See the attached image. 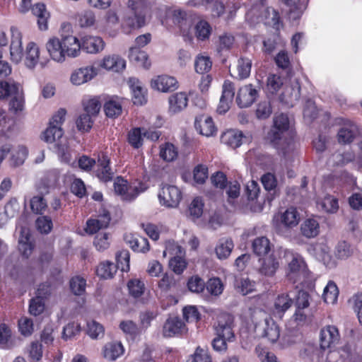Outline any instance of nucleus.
I'll return each instance as SVG.
<instances>
[{
    "label": "nucleus",
    "instance_id": "obj_1",
    "mask_svg": "<svg viewBox=\"0 0 362 362\" xmlns=\"http://www.w3.org/2000/svg\"><path fill=\"white\" fill-rule=\"evenodd\" d=\"M127 6L129 10L123 17L122 28L124 33L130 34L147 24L151 4L148 0H129Z\"/></svg>",
    "mask_w": 362,
    "mask_h": 362
},
{
    "label": "nucleus",
    "instance_id": "obj_2",
    "mask_svg": "<svg viewBox=\"0 0 362 362\" xmlns=\"http://www.w3.org/2000/svg\"><path fill=\"white\" fill-rule=\"evenodd\" d=\"M9 98V110L15 114L24 109V95L21 86L13 80L0 81V99Z\"/></svg>",
    "mask_w": 362,
    "mask_h": 362
},
{
    "label": "nucleus",
    "instance_id": "obj_3",
    "mask_svg": "<svg viewBox=\"0 0 362 362\" xmlns=\"http://www.w3.org/2000/svg\"><path fill=\"white\" fill-rule=\"evenodd\" d=\"M291 136L288 116L284 113L275 115L273 119V125L266 136V140L270 144L276 145L279 143L280 139Z\"/></svg>",
    "mask_w": 362,
    "mask_h": 362
},
{
    "label": "nucleus",
    "instance_id": "obj_4",
    "mask_svg": "<svg viewBox=\"0 0 362 362\" xmlns=\"http://www.w3.org/2000/svg\"><path fill=\"white\" fill-rule=\"evenodd\" d=\"M286 277L293 284L308 276V268L303 257L298 253L287 252Z\"/></svg>",
    "mask_w": 362,
    "mask_h": 362
},
{
    "label": "nucleus",
    "instance_id": "obj_5",
    "mask_svg": "<svg viewBox=\"0 0 362 362\" xmlns=\"http://www.w3.org/2000/svg\"><path fill=\"white\" fill-rule=\"evenodd\" d=\"M234 318L228 313H222L218 315L217 321L214 325L216 336L222 337L231 342L235 339L233 330Z\"/></svg>",
    "mask_w": 362,
    "mask_h": 362
},
{
    "label": "nucleus",
    "instance_id": "obj_6",
    "mask_svg": "<svg viewBox=\"0 0 362 362\" xmlns=\"http://www.w3.org/2000/svg\"><path fill=\"white\" fill-rule=\"evenodd\" d=\"M158 199L161 205L168 208H175L182 199V192L175 185L162 184Z\"/></svg>",
    "mask_w": 362,
    "mask_h": 362
},
{
    "label": "nucleus",
    "instance_id": "obj_7",
    "mask_svg": "<svg viewBox=\"0 0 362 362\" xmlns=\"http://www.w3.org/2000/svg\"><path fill=\"white\" fill-rule=\"evenodd\" d=\"M255 329L259 337L267 338L272 343H275L280 337L279 327L271 317H266L255 325Z\"/></svg>",
    "mask_w": 362,
    "mask_h": 362
},
{
    "label": "nucleus",
    "instance_id": "obj_8",
    "mask_svg": "<svg viewBox=\"0 0 362 362\" xmlns=\"http://www.w3.org/2000/svg\"><path fill=\"white\" fill-rule=\"evenodd\" d=\"M310 295L305 291H298L295 300L296 312L293 315L295 320L303 322L313 316V313L308 309L310 305Z\"/></svg>",
    "mask_w": 362,
    "mask_h": 362
},
{
    "label": "nucleus",
    "instance_id": "obj_9",
    "mask_svg": "<svg viewBox=\"0 0 362 362\" xmlns=\"http://www.w3.org/2000/svg\"><path fill=\"white\" fill-rule=\"evenodd\" d=\"M340 334L334 325H327L320 332V347L322 350L332 349L339 343Z\"/></svg>",
    "mask_w": 362,
    "mask_h": 362
},
{
    "label": "nucleus",
    "instance_id": "obj_10",
    "mask_svg": "<svg viewBox=\"0 0 362 362\" xmlns=\"http://www.w3.org/2000/svg\"><path fill=\"white\" fill-rule=\"evenodd\" d=\"M235 86L231 81L228 80L224 81L222 95L217 107V112L219 114H224L229 110L235 95Z\"/></svg>",
    "mask_w": 362,
    "mask_h": 362
},
{
    "label": "nucleus",
    "instance_id": "obj_11",
    "mask_svg": "<svg viewBox=\"0 0 362 362\" xmlns=\"http://www.w3.org/2000/svg\"><path fill=\"white\" fill-rule=\"evenodd\" d=\"M258 91L252 84L240 88L238 92L236 102L240 108L250 106L256 100Z\"/></svg>",
    "mask_w": 362,
    "mask_h": 362
},
{
    "label": "nucleus",
    "instance_id": "obj_12",
    "mask_svg": "<svg viewBox=\"0 0 362 362\" xmlns=\"http://www.w3.org/2000/svg\"><path fill=\"white\" fill-rule=\"evenodd\" d=\"M194 127L200 134L207 137L213 136L216 132L212 118L204 115L196 117Z\"/></svg>",
    "mask_w": 362,
    "mask_h": 362
},
{
    "label": "nucleus",
    "instance_id": "obj_13",
    "mask_svg": "<svg viewBox=\"0 0 362 362\" xmlns=\"http://www.w3.org/2000/svg\"><path fill=\"white\" fill-rule=\"evenodd\" d=\"M286 160H291L296 154V144L292 136L280 139L278 144H272Z\"/></svg>",
    "mask_w": 362,
    "mask_h": 362
},
{
    "label": "nucleus",
    "instance_id": "obj_14",
    "mask_svg": "<svg viewBox=\"0 0 362 362\" xmlns=\"http://www.w3.org/2000/svg\"><path fill=\"white\" fill-rule=\"evenodd\" d=\"M40 50L37 45L33 42H29L26 47L25 65L30 69H33L40 62L41 67L44 68L48 61H40Z\"/></svg>",
    "mask_w": 362,
    "mask_h": 362
},
{
    "label": "nucleus",
    "instance_id": "obj_15",
    "mask_svg": "<svg viewBox=\"0 0 362 362\" xmlns=\"http://www.w3.org/2000/svg\"><path fill=\"white\" fill-rule=\"evenodd\" d=\"M186 332V326L182 320L173 317L168 318L163 326V335L166 337H172L177 334H181Z\"/></svg>",
    "mask_w": 362,
    "mask_h": 362
},
{
    "label": "nucleus",
    "instance_id": "obj_16",
    "mask_svg": "<svg viewBox=\"0 0 362 362\" xmlns=\"http://www.w3.org/2000/svg\"><path fill=\"white\" fill-rule=\"evenodd\" d=\"M11 43L10 46V52L12 60L16 63L22 59L23 48L21 42V34L15 27L11 28Z\"/></svg>",
    "mask_w": 362,
    "mask_h": 362
},
{
    "label": "nucleus",
    "instance_id": "obj_17",
    "mask_svg": "<svg viewBox=\"0 0 362 362\" xmlns=\"http://www.w3.org/2000/svg\"><path fill=\"white\" fill-rule=\"evenodd\" d=\"M151 86L153 89L167 93L176 90L178 85L177 80L174 77L160 76L151 81Z\"/></svg>",
    "mask_w": 362,
    "mask_h": 362
},
{
    "label": "nucleus",
    "instance_id": "obj_18",
    "mask_svg": "<svg viewBox=\"0 0 362 362\" xmlns=\"http://www.w3.org/2000/svg\"><path fill=\"white\" fill-rule=\"evenodd\" d=\"M259 262L258 271L264 276H273L279 267V259L273 253L259 259Z\"/></svg>",
    "mask_w": 362,
    "mask_h": 362
},
{
    "label": "nucleus",
    "instance_id": "obj_19",
    "mask_svg": "<svg viewBox=\"0 0 362 362\" xmlns=\"http://www.w3.org/2000/svg\"><path fill=\"white\" fill-rule=\"evenodd\" d=\"M358 133L357 126L349 121L339 129L337 134L338 141L343 144H350L354 141Z\"/></svg>",
    "mask_w": 362,
    "mask_h": 362
},
{
    "label": "nucleus",
    "instance_id": "obj_20",
    "mask_svg": "<svg viewBox=\"0 0 362 362\" xmlns=\"http://www.w3.org/2000/svg\"><path fill=\"white\" fill-rule=\"evenodd\" d=\"M98 168L96 170L97 177L103 182L112 180L114 173L110 167V158L107 156L102 154L98 159Z\"/></svg>",
    "mask_w": 362,
    "mask_h": 362
},
{
    "label": "nucleus",
    "instance_id": "obj_21",
    "mask_svg": "<svg viewBox=\"0 0 362 362\" xmlns=\"http://www.w3.org/2000/svg\"><path fill=\"white\" fill-rule=\"evenodd\" d=\"M46 49L54 61L62 62L65 60L66 56L62 48V44L58 38H50L46 44Z\"/></svg>",
    "mask_w": 362,
    "mask_h": 362
},
{
    "label": "nucleus",
    "instance_id": "obj_22",
    "mask_svg": "<svg viewBox=\"0 0 362 362\" xmlns=\"http://www.w3.org/2000/svg\"><path fill=\"white\" fill-rule=\"evenodd\" d=\"M97 74V70L93 66L80 68L74 72L71 81L74 85H81L91 80Z\"/></svg>",
    "mask_w": 362,
    "mask_h": 362
},
{
    "label": "nucleus",
    "instance_id": "obj_23",
    "mask_svg": "<svg viewBox=\"0 0 362 362\" xmlns=\"http://www.w3.org/2000/svg\"><path fill=\"white\" fill-rule=\"evenodd\" d=\"M61 42L65 56L76 57L78 55L81 50V43L76 37L67 35L63 37Z\"/></svg>",
    "mask_w": 362,
    "mask_h": 362
},
{
    "label": "nucleus",
    "instance_id": "obj_24",
    "mask_svg": "<svg viewBox=\"0 0 362 362\" xmlns=\"http://www.w3.org/2000/svg\"><path fill=\"white\" fill-rule=\"evenodd\" d=\"M169 110L177 113L184 110L187 106L188 98L185 92H178L172 94L168 98Z\"/></svg>",
    "mask_w": 362,
    "mask_h": 362
},
{
    "label": "nucleus",
    "instance_id": "obj_25",
    "mask_svg": "<svg viewBox=\"0 0 362 362\" xmlns=\"http://www.w3.org/2000/svg\"><path fill=\"white\" fill-rule=\"evenodd\" d=\"M105 43L100 37L86 36L82 40L81 49L85 50L87 53L94 54L102 51Z\"/></svg>",
    "mask_w": 362,
    "mask_h": 362
},
{
    "label": "nucleus",
    "instance_id": "obj_26",
    "mask_svg": "<svg viewBox=\"0 0 362 362\" xmlns=\"http://www.w3.org/2000/svg\"><path fill=\"white\" fill-rule=\"evenodd\" d=\"M244 136L241 131L229 129L222 134L221 141L233 148H236L242 144Z\"/></svg>",
    "mask_w": 362,
    "mask_h": 362
},
{
    "label": "nucleus",
    "instance_id": "obj_27",
    "mask_svg": "<svg viewBox=\"0 0 362 362\" xmlns=\"http://www.w3.org/2000/svg\"><path fill=\"white\" fill-rule=\"evenodd\" d=\"M233 247L234 244L231 238L226 237L220 238L215 247L216 257L221 260L227 259Z\"/></svg>",
    "mask_w": 362,
    "mask_h": 362
},
{
    "label": "nucleus",
    "instance_id": "obj_28",
    "mask_svg": "<svg viewBox=\"0 0 362 362\" xmlns=\"http://www.w3.org/2000/svg\"><path fill=\"white\" fill-rule=\"evenodd\" d=\"M32 13L37 18V25L41 30H46L48 28L47 21L49 18V13L47 11L44 4L37 3L31 8Z\"/></svg>",
    "mask_w": 362,
    "mask_h": 362
},
{
    "label": "nucleus",
    "instance_id": "obj_29",
    "mask_svg": "<svg viewBox=\"0 0 362 362\" xmlns=\"http://www.w3.org/2000/svg\"><path fill=\"white\" fill-rule=\"evenodd\" d=\"M129 83L132 91V100L134 104L142 105L146 103V90L142 87L139 81L134 78H130Z\"/></svg>",
    "mask_w": 362,
    "mask_h": 362
},
{
    "label": "nucleus",
    "instance_id": "obj_30",
    "mask_svg": "<svg viewBox=\"0 0 362 362\" xmlns=\"http://www.w3.org/2000/svg\"><path fill=\"white\" fill-rule=\"evenodd\" d=\"M110 221V216L107 211H105L99 216L98 219H90L87 221L86 231L90 233H95L100 229L107 228Z\"/></svg>",
    "mask_w": 362,
    "mask_h": 362
},
{
    "label": "nucleus",
    "instance_id": "obj_31",
    "mask_svg": "<svg viewBox=\"0 0 362 362\" xmlns=\"http://www.w3.org/2000/svg\"><path fill=\"white\" fill-rule=\"evenodd\" d=\"M124 239L134 251L146 252L149 250L148 240L145 238L134 237L129 234L125 235Z\"/></svg>",
    "mask_w": 362,
    "mask_h": 362
},
{
    "label": "nucleus",
    "instance_id": "obj_32",
    "mask_svg": "<svg viewBox=\"0 0 362 362\" xmlns=\"http://www.w3.org/2000/svg\"><path fill=\"white\" fill-rule=\"evenodd\" d=\"M129 58L132 62L146 69L149 68L151 66V63L148 60L147 54L139 47H133L129 49Z\"/></svg>",
    "mask_w": 362,
    "mask_h": 362
},
{
    "label": "nucleus",
    "instance_id": "obj_33",
    "mask_svg": "<svg viewBox=\"0 0 362 362\" xmlns=\"http://www.w3.org/2000/svg\"><path fill=\"white\" fill-rule=\"evenodd\" d=\"M100 65L105 69L118 72L125 68L126 63L125 61L119 56L112 55L105 57Z\"/></svg>",
    "mask_w": 362,
    "mask_h": 362
},
{
    "label": "nucleus",
    "instance_id": "obj_34",
    "mask_svg": "<svg viewBox=\"0 0 362 362\" xmlns=\"http://www.w3.org/2000/svg\"><path fill=\"white\" fill-rule=\"evenodd\" d=\"M54 151L60 160L66 163H70L72 161L73 156H76L75 152L71 150L66 141L56 143Z\"/></svg>",
    "mask_w": 362,
    "mask_h": 362
},
{
    "label": "nucleus",
    "instance_id": "obj_35",
    "mask_svg": "<svg viewBox=\"0 0 362 362\" xmlns=\"http://www.w3.org/2000/svg\"><path fill=\"white\" fill-rule=\"evenodd\" d=\"M252 248L257 256H265L271 250V243L267 238L264 236L259 237L253 240Z\"/></svg>",
    "mask_w": 362,
    "mask_h": 362
},
{
    "label": "nucleus",
    "instance_id": "obj_36",
    "mask_svg": "<svg viewBox=\"0 0 362 362\" xmlns=\"http://www.w3.org/2000/svg\"><path fill=\"white\" fill-rule=\"evenodd\" d=\"M301 233L308 238L316 237L320 232L318 222L313 218L306 219L300 226Z\"/></svg>",
    "mask_w": 362,
    "mask_h": 362
},
{
    "label": "nucleus",
    "instance_id": "obj_37",
    "mask_svg": "<svg viewBox=\"0 0 362 362\" xmlns=\"http://www.w3.org/2000/svg\"><path fill=\"white\" fill-rule=\"evenodd\" d=\"M124 352V349L120 342H110L105 344L103 349V355L109 361H115Z\"/></svg>",
    "mask_w": 362,
    "mask_h": 362
},
{
    "label": "nucleus",
    "instance_id": "obj_38",
    "mask_svg": "<svg viewBox=\"0 0 362 362\" xmlns=\"http://www.w3.org/2000/svg\"><path fill=\"white\" fill-rule=\"evenodd\" d=\"M147 189L148 186L141 182H136L128 185L124 201L132 202L134 200L139 194L144 192Z\"/></svg>",
    "mask_w": 362,
    "mask_h": 362
},
{
    "label": "nucleus",
    "instance_id": "obj_39",
    "mask_svg": "<svg viewBox=\"0 0 362 362\" xmlns=\"http://www.w3.org/2000/svg\"><path fill=\"white\" fill-rule=\"evenodd\" d=\"M300 215L294 207L287 209L281 215V222L285 226L292 228L298 225Z\"/></svg>",
    "mask_w": 362,
    "mask_h": 362
},
{
    "label": "nucleus",
    "instance_id": "obj_40",
    "mask_svg": "<svg viewBox=\"0 0 362 362\" xmlns=\"http://www.w3.org/2000/svg\"><path fill=\"white\" fill-rule=\"evenodd\" d=\"M104 111L110 118L117 117L122 112V104L119 100L111 98L105 103Z\"/></svg>",
    "mask_w": 362,
    "mask_h": 362
},
{
    "label": "nucleus",
    "instance_id": "obj_41",
    "mask_svg": "<svg viewBox=\"0 0 362 362\" xmlns=\"http://www.w3.org/2000/svg\"><path fill=\"white\" fill-rule=\"evenodd\" d=\"M117 270V267L112 262L106 261L100 263L97 267L96 274L102 279H111Z\"/></svg>",
    "mask_w": 362,
    "mask_h": 362
},
{
    "label": "nucleus",
    "instance_id": "obj_42",
    "mask_svg": "<svg viewBox=\"0 0 362 362\" xmlns=\"http://www.w3.org/2000/svg\"><path fill=\"white\" fill-rule=\"evenodd\" d=\"M264 10L263 5H255L247 11L245 18L251 23H259L264 21Z\"/></svg>",
    "mask_w": 362,
    "mask_h": 362
},
{
    "label": "nucleus",
    "instance_id": "obj_43",
    "mask_svg": "<svg viewBox=\"0 0 362 362\" xmlns=\"http://www.w3.org/2000/svg\"><path fill=\"white\" fill-rule=\"evenodd\" d=\"M212 66V62L207 56L198 55L194 62V68L197 73L204 74L209 72Z\"/></svg>",
    "mask_w": 362,
    "mask_h": 362
},
{
    "label": "nucleus",
    "instance_id": "obj_44",
    "mask_svg": "<svg viewBox=\"0 0 362 362\" xmlns=\"http://www.w3.org/2000/svg\"><path fill=\"white\" fill-rule=\"evenodd\" d=\"M63 134V130L60 127L49 124V127L43 132L42 139L47 143H53L62 138Z\"/></svg>",
    "mask_w": 362,
    "mask_h": 362
},
{
    "label": "nucleus",
    "instance_id": "obj_45",
    "mask_svg": "<svg viewBox=\"0 0 362 362\" xmlns=\"http://www.w3.org/2000/svg\"><path fill=\"white\" fill-rule=\"evenodd\" d=\"M70 289L76 296H82L86 292V281L79 276H74L69 281Z\"/></svg>",
    "mask_w": 362,
    "mask_h": 362
},
{
    "label": "nucleus",
    "instance_id": "obj_46",
    "mask_svg": "<svg viewBox=\"0 0 362 362\" xmlns=\"http://www.w3.org/2000/svg\"><path fill=\"white\" fill-rule=\"evenodd\" d=\"M339 290L336 284L329 281L324 289L323 298L325 303L333 304L337 301Z\"/></svg>",
    "mask_w": 362,
    "mask_h": 362
},
{
    "label": "nucleus",
    "instance_id": "obj_47",
    "mask_svg": "<svg viewBox=\"0 0 362 362\" xmlns=\"http://www.w3.org/2000/svg\"><path fill=\"white\" fill-rule=\"evenodd\" d=\"M264 23L266 25L272 26L276 29H279V13L272 8H265L264 13L263 14Z\"/></svg>",
    "mask_w": 362,
    "mask_h": 362
},
{
    "label": "nucleus",
    "instance_id": "obj_48",
    "mask_svg": "<svg viewBox=\"0 0 362 362\" xmlns=\"http://www.w3.org/2000/svg\"><path fill=\"white\" fill-rule=\"evenodd\" d=\"M292 299L288 294H281L278 296L274 302V308L277 313H284L291 305Z\"/></svg>",
    "mask_w": 362,
    "mask_h": 362
},
{
    "label": "nucleus",
    "instance_id": "obj_49",
    "mask_svg": "<svg viewBox=\"0 0 362 362\" xmlns=\"http://www.w3.org/2000/svg\"><path fill=\"white\" fill-rule=\"evenodd\" d=\"M255 283L248 277H241L236 280L235 286L243 295H247L255 290Z\"/></svg>",
    "mask_w": 362,
    "mask_h": 362
},
{
    "label": "nucleus",
    "instance_id": "obj_50",
    "mask_svg": "<svg viewBox=\"0 0 362 362\" xmlns=\"http://www.w3.org/2000/svg\"><path fill=\"white\" fill-rule=\"evenodd\" d=\"M47 208V202L42 196H35L30 199V209L33 213L42 215Z\"/></svg>",
    "mask_w": 362,
    "mask_h": 362
},
{
    "label": "nucleus",
    "instance_id": "obj_51",
    "mask_svg": "<svg viewBox=\"0 0 362 362\" xmlns=\"http://www.w3.org/2000/svg\"><path fill=\"white\" fill-rule=\"evenodd\" d=\"M130 255L128 250H123L116 254L117 269H120L122 272L129 270Z\"/></svg>",
    "mask_w": 362,
    "mask_h": 362
},
{
    "label": "nucleus",
    "instance_id": "obj_52",
    "mask_svg": "<svg viewBox=\"0 0 362 362\" xmlns=\"http://www.w3.org/2000/svg\"><path fill=\"white\" fill-rule=\"evenodd\" d=\"M91 117L88 113L83 112L80 114L76 121L77 129L81 132H88L93 123Z\"/></svg>",
    "mask_w": 362,
    "mask_h": 362
},
{
    "label": "nucleus",
    "instance_id": "obj_53",
    "mask_svg": "<svg viewBox=\"0 0 362 362\" xmlns=\"http://www.w3.org/2000/svg\"><path fill=\"white\" fill-rule=\"evenodd\" d=\"M196 37L201 40L208 39L211 31L209 23L206 21H199L195 26Z\"/></svg>",
    "mask_w": 362,
    "mask_h": 362
},
{
    "label": "nucleus",
    "instance_id": "obj_54",
    "mask_svg": "<svg viewBox=\"0 0 362 362\" xmlns=\"http://www.w3.org/2000/svg\"><path fill=\"white\" fill-rule=\"evenodd\" d=\"M203 206L204 204L200 198L197 197L193 199L188 209L189 216L192 220L199 218L202 215Z\"/></svg>",
    "mask_w": 362,
    "mask_h": 362
},
{
    "label": "nucleus",
    "instance_id": "obj_55",
    "mask_svg": "<svg viewBox=\"0 0 362 362\" xmlns=\"http://www.w3.org/2000/svg\"><path fill=\"white\" fill-rule=\"evenodd\" d=\"M205 287L210 294L216 296L220 295L223 290V285L219 278L210 279L205 284Z\"/></svg>",
    "mask_w": 362,
    "mask_h": 362
},
{
    "label": "nucleus",
    "instance_id": "obj_56",
    "mask_svg": "<svg viewBox=\"0 0 362 362\" xmlns=\"http://www.w3.org/2000/svg\"><path fill=\"white\" fill-rule=\"evenodd\" d=\"M173 21L180 28L189 25L191 21L186 11L176 9L173 13Z\"/></svg>",
    "mask_w": 362,
    "mask_h": 362
},
{
    "label": "nucleus",
    "instance_id": "obj_57",
    "mask_svg": "<svg viewBox=\"0 0 362 362\" xmlns=\"http://www.w3.org/2000/svg\"><path fill=\"white\" fill-rule=\"evenodd\" d=\"M177 156V152L173 144L167 143L160 147V156L164 160L170 162L173 160Z\"/></svg>",
    "mask_w": 362,
    "mask_h": 362
},
{
    "label": "nucleus",
    "instance_id": "obj_58",
    "mask_svg": "<svg viewBox=\"0 0 362 362\" xmlns=\"http://www.w3.org/2000/svg\"><path fill=\"white\" fill-rule=\"evenodd\" d=\"M272 112L270 102L264 100L258 103L256 109V117L259 119H265L268 118Z\"/></svg>",
    "mask_w": 362,
    "mask_h": 362
},
{
    "label": "nucleus",
    "instance_id": "obj_59",
    "mask_svg": "<svg viewBox=\"0 0 362 362\" xmlns=\"http://www.w3.org/2000/svg\"><path fill=\"white\" fill-rule=\"evenodd\" d=\"M36 227L41 233H49L52 228V221L49 216H42L35 221Z\"/></svg>",
    "mask_w": 362,
    "mask_h": 362
},
{
    "label": "nucleus",
    "instance_id": "obj_60",
    "mask_svg": "<svg viewBox=\"0 0 362 362\" xmlns=\"http://www.w3.org/2000/svg\"><path fill=\"white\" fill-rule=\"evenodd\" d=\"M143 134L141 133V129L139 127L134 128L132 131L129 132L128 134V141L129 143L134 148H139L142 146Z\"/></svg>",
    "mask_w": 362,
    "mask_h": 362
},
{
    "label": "nucleus",
    "instance_id": "obj_61",
    "mask_svg": "<svg viewBox=\"0 0 362 362\" xmlns=\"http://www.w3.org/2000/svg\"><path fill=\"white\" fill-rule=\"evenodd\" d=\"M45 310V302L44 300L40 298V296H35L32 298L30 301L29 305V313L34 316L40 315Z\"/></svg>",
    "mask_w": 362,
    "mask_h": 362
},
{
    "label": "nucleus",
    "instance_id": "obj_62",
    "mask_svg": "<svg viewBox=\"0 0 362 362\" xmlns=\"http://www.w3.org/2000/svg\"><path fill=\"white\" fill-rule=\"evenodd\" d=\"M87 333L92 339H98L104 335V328L102 325L92 320L87 323Z\"/></svg>",
    "mask_w": 362,
    "mask_h": 362
},
{
    "label": "nucleus",
    "instance_id": "obj_63",
    "mask_svg": "<svg viewBox=\"0 0 362 362\" xmlns=\"http://www.w3.org/2000/svg\"><path fill=\"white\" fill-rule=\"evenodd\" d=\"M84 112L88 113L91 116H95L98 114L101 104L98 98H90L87 102L83 103Z\"/></svg>",
    "mask_w": 362,
    "mask_h": 362
},
{
    "label": "nucleus",
    "instance_id": "obj_64",
    "mask_svg": "<svg viewBox=\"0 0 362 362\" xmlns=\"http://www.w3.org/2000/svg\"><path fill=\"white\" fill-rule=\"evenodd\" d=\"M252 62L247 58H241L238 60V72L240 78H246L250 76Z\"/></svg>",
    "mask_w": 362,
    "mask_h": 362
}]
</instances>
